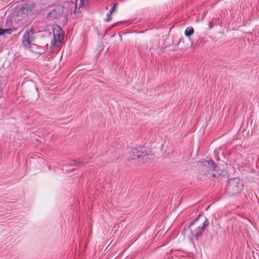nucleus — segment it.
I'll return each mask as SVG.
<instances>
[{
    "label": "nucleus",
    "instance_id": "9d476101",
    "mask_svg": "<svg viewBox=\"0 0 259 259\" xmlns=\"http://www.w3.org/2000/svg\"><path fill=\"white\" fill-rule=\"evenodd\" d=\"M13 31L12 28L4 29L0 28V36L6 37L8 35L11 34Z\"/></svg>",
    "mask_w": 259,
    "mask_h": 259
},
{
    "label": "nucleus",
    "instance_id": "f257e3e1",
    "mask_svg": "<svg viewBox=\"0 0 259 259\" xmlns=\"http://www.w3.org/2000/svg\"><path fill=\"white\" fill-rule=\"evenodd\" d=\"M208 225V220L206 218L201 223L199 222V219H198L190 224L189 229L191 231L192 236L198 239V237L202 235L204 228Z\"/></svg>",
    "mask_w": 259,
    "mask_h": 259
},
{
    "label": "nucleus",
    "instance_id": "7ed1b4c3",
    "mask_svg": "<svg viewBox=\"0 0 259 259\" xmlns=\"http://www.w3.org/2000/svg\"><path fill=\"white\" fill-rule=\"evenodd\" d=\"M35 39V30L33 28L27 29L23 36L22 44L26 48H31L32 45H34Z\"/></svg>",
    "mask_w": 259,
    "mask_h": 259
},
{
    "label": "nucleus",
    "instance_id": "1a4fd4ad",
    "mask_svg": "<svg viewBox=\"0 0 259 259\" xmlns=\"http://www.w3.org/2000/svg\"><path fill=\"white\" fill-rule=\"evenodd\" d=\"M88 162V159L81 158L77 160H72L71 162V165H74L76 166H81L86 164Z\"/></svg>",
    "mask_w": 259,
    "mask_h": 259
},
{
    "label": "nucleus",
    "instance_id": "20e7f679",
    "mask_svg": "<svg viewBox=\"0 0 259 259\" xmlns=\"http://www.w3.org/2000/svg\"><path fill=\"white\" fill-rule=\"evenodd\" d=\"M65 11H66V15H67L68 11V9L61 5L57 6L48 13L47 19L48 21H52L57 19L65 13Z\"/></svg>",
    "mask_w": 259,
    "mask_h": 259
},
{
    "label": "nucleus",
    "instance_id": "ddd939ff",
    "mask_svg": "<svg viewBox=\"0 0 259 259\" xmlns=\"http://www.w3.org/2000/svg\"><path fill=\"white\" fill-rule=\"evenodd\" d=\"M117 5V4L116 3L111 7V8L110 9V10L109 11L110 13H112L113 12H114L115 11L116 7Z\"/></svg>",
    "mask_w": 259,
    "mask_h": 259
},
{
    "label": "nucleus",
    "instance_id": "f8f14e48",
    "mask_svg": "<svg viewBox=\"0 0 259 259\" xmlns=\"http://www.w3.org/2000/svg\"><path fill=\"white\" fill-rule=\"evenodd\" d=\"M112 14V13H110V12H109L107 14V18H106L105 20V22H109L112 19V17H111Z\"/></svg>",
    "mask_w": 259,
    "mask_h": 259
},
{
    "label": "nucleus",
    "instance_id": "423d86ee",
    "mask_svg": "<svg viewBox=\"0 0 259 259\" xmlns=\"http://www.w3.org/2000/svg\"><path fill=\"white\" fill-rule=\"evenodd\" d=\"M36 7L34 3H29L24 4L19 10L18 15H21L25 18L29 14L31 13Z\"/></svg>",
    "mask_w": 259,
    "mask_h": 259
},
{
    "label": "nucleus",
    "instance_id": "9b49d317",
    "mask_svg": "<svg viewBox=\"0 0 259 259\" xmlns=\"http://www.w3.org/2000/svg\"><path fill=\"white\" fill-rule=\"evenodd\" d=\"M194 33V29L192 27H187L185 31V35L187 37H190Z\"/></svg>",
    "mask_w": 259,
    "mask_h": 259
},
{
    "label": "nucleus",
    "instance_id": "39448f33",
    "mask_svg": "<svg viewBox=\"0 0 259 259\" xmlns=\"http://www.w3.org/2000/svg\"><path fill=\"white\" fill-rule=\"evenodd\" d=\"M147 153L142 152L138 148H134L132 150L130 157L132 160H134V163L140 164L143 162L147 156Z\"/></svg>",
    "mask_w": 259,
    "mask_h": 259
},
{
    "label": "nucleus",
    "instance_id": "0eeeda50",
    "mask_svg": "<svg viewBox=\"0 0 259 259\" xmlns=\"http://www.w3.org/2000/svg\"><path fill=\"white\" fill-rule=\"evenodd\" d=\"M201 166V169L205 172L215 170V165L214 162L212 160H202L200 161Z\"/></svg>",
    "mask_w": 259,
    "mask_h": 259
},
{
    "label": "nucleus",
    "instance_id": "6e6552de",
    "mask_svg": "<svg viewBox=\"0 0 259 259\" xmlns=\"http://www.w3.org/2000/svg\"><path fill=\"white\" fill-rule=\"evenodd\" d=\"M83 2L84 0H79L78 2V0L75 1V3L74 5V13L75 14H77L80 13L83 10Z\"/></svg>",
    "mask_w": 259,
    "mask_h": 259
},
{
    "label": "nucleus",
    "instance_id": "f03ea898",
    "mask_svg": "<svg viewBox=\"0 0 259 259\" xmlns=\"http://www.w3.org/2000/svg\"><path fill=\"white\" fill-rule=\"evenodd\" d=\"M243 187L242 182L237 178L229 180L226 186V192L229 196H233L241 192Z\"/></svg>",
    "mask_w": 259,
    "mask_h": 259
}]
</instances>
